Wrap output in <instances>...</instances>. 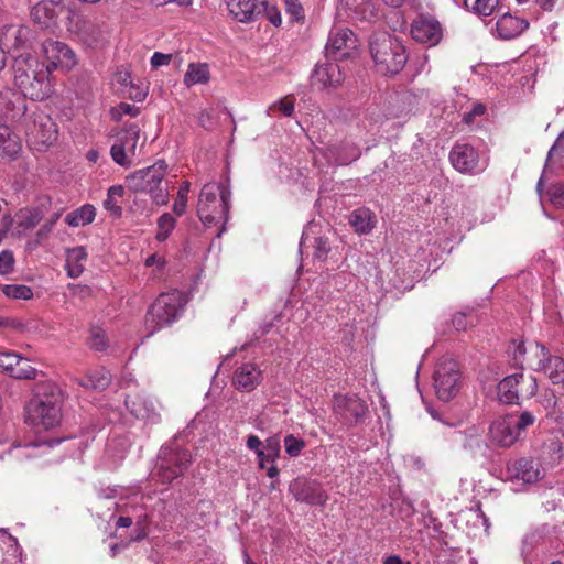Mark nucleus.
I'll use <instances>...</instances> for the list:
<instances>
[{
	"label": "nucleus",
	"instance_id": "nucleus-1",
	"mask_svg": "<svg viewBox=\"0 0 564 564\" xmlns=\"http://www.w3.org/2000/svg\"><path fill=\"white\" fill-rule=\"evenodd\" d=\"M13 83L24 97L43 100L53 93L50 66H45L30 54L14 57Z\"/></svg>",
	"mask_w": 564,
	"mask_h": 564
},
{
	"label": "nucleus",
	"instance_id": "nucleus-2",
	"mask_svg": "<svg viewBox=\"0 0 564 564\" xmlns=\"http://www.w3.org/2000/svg\"><path fill=\"white\" fill-rule=\"evenodd\" d=\"M64 394L54 382L37 384L36 395L28 408V420L34 427L50 430L56 427L62 420Z\"/></svg>",
	"mask_w": 564,
	"mask_h": 564
},
{
	"label": "nucleus",
	"instance_id": "nucleus-3",
	"mask_svg": "<svg viewBox=\"0 0 564 564\" xmlns=\"http://www.w3.org/2000/svg\"><path fill=\"white\" fill-rule=\"evenodd\" d=\"M231 191L228 185L210 182L205 184L198 195L197 216L206 227L221 224L217 234L220 237L226 230L229 217Z\"/></svg>",
	"mask_w": 564,
	"mask_h": 564
},
{
	"label": "nucleus",
	"instance_id": "nucleus-4",
	"mask_svg": "<svg viewBox=\"0 0 564 564\" xmlns=\"http://www.w3.org/2000/svg\"><path fill=\"white\" fill-rule=\"evenodd\" d=\"M369 51L376 69L383 75L400 73L409 58L404 44L387 32L371 35Z\"/></svg>",
	"mask_w": 564,
	"mask_h": 564
},
{
	"label": "nucleus",
	"instance_id": "nucleus-5",
	"mask_svg": "<svg viewBox=\"0 0 564 564\" xmlns=\"http://www.w3.org/2000/svg\"><path fill=\"white\" fill-rule=\"evenodd\" d=\"M166 169L165 161L160 160L151 166L134 171L126 177L127 187L133 193L149 194L153 204L164 206L170 197L165 181Z\"/></svg>",
	"mask_w": 564,
	"mask_h": 564
},
{
	"label": "nucleus",
	"instance_id": "nucleus-6",
	"mask_svg": "<svg viewBox=\"0 0 564 564\" xmlns=\"http://www.w3.org/2000/svg\"><path fill=\"white\" fill-rule=\"evenodd\" d=\"M186 303L187 299L180 290L161 293L145 314L144 328L147 336H153L162 328L173 324L180 317Z\"/></svg>",
	"mask_w": 564,
	"mask_h": 564
},
{
	"label": "nucleus",
	"instance_id": "nucleus-7",
	"mask_svg": "<svg viewBox=\"0 0 564 564\" xmlns=\"http://www.w3.org/2000/svg\"><path fill=\"white\" fill-rule=\"evenodd\" d=\"M538 381L532 375L514 372L501 379L497 386V397L506 404L518 403L520 399H531L536 394Z\"/></svg>",
	"mask_w": 564,
	"mask_h": 564
},
{
	"label": "nucleus",
	"instance_id": "nucleus-8",
	"mask_svg": "<svg viewBox=\"0 0 564 564\" xmlns=\"http://www.w3.org/2000/svg\"><path fill=\"white\" fill-rule=\"evenodd\" d=\"M66 28L84 45L91 48L105 45L109 37V31L105 24L88 20L75 10H67Z\"/></svg>",
	"mask_w": 564,
	"mask_h": 564
},
{
	"label": "nucleus",
	"instance_id": "nucleus-9",
	"mask_svg": "<svg viewBox=\"0 0 564 564\" xmlns=\"http://www.w3.org/2000/svg\"><path fill=\"white\" fill-rule=\"evenodd\" d=\"M433 379L437 398L444 402H448L460 389V371L458 364L449 357L441 358L436 364Z\"/></svg>",
	"mask_w": 564,
	"mask_h": 564
},
{
	"label": "nucleus",
	"instance_id": "nucleus-10",
	"mask_svg": "<svg viewBox=\"0 0 564 564\" xmlns=\"http://www.w3.org/2000/svg\"><path fill=\"white\" fill-rule=\"evenodd\" d=\"M192 463V455L180 447H162L159 454L158 476L162 482H172L184 474Z\"/></svg>",
	"mask_w": 564,
	"mask_h": 564
},
{
	"label": "nucleus",
	"instance_id": "nucleus-11",
	"mask_svg": "<svg viewBox=\"0 0 564 564\" xmlns=\"http://www.w3.org/2000/svg\"><path fill=\"white\" fill-rule=\"evenodd\" d=\"M529 352L533 356L528 361L531 369L543 371L553 384L564 387V359L562 357L551 356L547 348L540 343L531 346Z\"/></svg>",
	"mask_w": 564,
	"mask_h": 564
},
{
	"label": "nucleus",
	"instance_id": "nucleus-12",
	"mask_svg": "<svg viewBox=\"0 0 564 564\" xmlns=\"http://www.w3.org/2000/svg\"><path fill=\"white\" fill-rule=\"evenodd\" d=\"M449 161L462 174H478L486 169V164L480 162L478 151L467 143L455 144L449 152Z\"/></svg>",
	"mask_w": 564,
	"mask_h": 564
},
{
	"label": "nucleus",
	"instance_id": "nucleus-13",
	"mask_svg": "<svg viewBox=\"0 0 564 564\" xmlns=\"http://www.w3.org/2000/svg\"><path fill=\"white\" fill-rule=\"evenodd\" d=\"M357 47V37L348 28H334L330 30L325 53L328 58L341 59L350 56Z\"/></svg>",
	"mask_w": 564,
	"mask_h": 564
},
{
	"label": "nucleus",
	"instance_id": "nucleus-14",
	"mask_svg": "<svg viewBox=\"0 0 564 564\" xmlns=\"http://www.w3.org/2000/svg\"><path fill=\"white\" fill-rule=\"evenodd\" d=\"M290 492L296 501L305 502L312 506H324L328 495L323 486L312 479L297 478L290 485Z\"/></svg>",
	"mask_w": 564,
	"mask_h": 564
},
{
	"label": "nucleus",
	"instance_id": "nucleus-15",
	"mask_svg": "<svg viewBox=\"0 0 564 564\" xmlns=\"http://www.w3.org/2000/svg\"><path fill=\"white\" fill-rule=\"evenodd\" d=\"M0 372L20 380L35 379L37 375L29 359L12 351L0 352Z\"/></svg>",
	"mask_w": 564,
	"mask_h": 564
},
{
	"label": "nucleus",
	"instance_id": "nucleus-16",
	"mask_svg": "<svg viewBox=\"0 0 564 564\" xmlns=\"http://www.w3.org/2000/svg\"><path fill=\"white\" fill-rule=\"evenodd\" d=\"M339 15L352 21H373L378 17L375 0H338Z\"/></svg>",
	"mask_w": 564,
	"mask_h": 564
},
{
	"label": "nucleus",
	"instance_id": "nucleus-17",
	"mask_svg": "<svg viewBox=\"0 0 564 564\" xmlns=\"http://www.w3.org/2000/svg\"><path fill=\"white\" fill-rule=\"evenodd\" d=\"M411 35L416 42L435 46L443 36V29L435 18L420 15L411 24Z\"/></svg>",
	"mask_w": 564,
	"mask_h": 564
},
{
	"label": "nucleus",
	"instance_id": "nucleus-18",
	"mask_svg": "<svg viewBox=\"0 0 564 564\" xmlns=\"http://www.w3.org/2000/svg\"><path fill=\"white\" fill-rule=\"evenodd\" d=\"M67 10L70 9L58 1L43 0L32 7L31 18L41 29H50L57 25L58 17L62 13L67 14Z\"/></svg>",
	"mask_w": 564,
	"mask_h": 564
},
{
	"label": "nucleus",
	"instance_id": "nucleus-19",
	"mask_svg": "<svg viewBox=\"0 0 564 564\" xmlns=\"http://www.w3.org/2000/svg\"><path fill=\"white\" fill-rule=\"evenodd\" d=\"M43 53L50 66V73L58 67L70 68L76 64L74 52L65 44L58 41H46L43 44Z\"/></svg>",
	"mask_w": 564,
	"mask_h": 564
},
{
	"label": "nucleus",
	"instance_id": "nucleus-20",
	"mask_svg": "<svg viewBox=\"0 0 564 564\" xmlns=\"http://www.w3.org/2000/svg\"><path fill=\"white\" fill-rule=\"evenodd\" d=\"M227 7L234 20L252 23L265 10V0H228Z\"/></svg>",
	"mask_w": 564,
	"mask_h": 564
},
{
	"label": "nucleus",
	"instance_id": "nucleus-21",
	"mask_svg": "<svg viewBox=\"0 0 564 564\" xmlns=\"http://www.w3.org/2000/svg\"><path fill=\"white\" fill-rule=\"evenodd\" d=\"M489 437L498 446L509 447L519 438L513 426V415H507L492 422L489 429Z\"/></svg>",
	"mask_w": 564,
	"mask_h": 564
},
{
	"label": "nucleus",
	"instance_id": "nucleus-22",
	"mask_svg": "<svg viewBox=\"0 0 564 564\" xmlns=\"http://www.w3.org/2000/svg\"><path fill=\"white\" fill-rule=\"evenodd\" d=\"M343 80L340 67L332 62L317 64L312 74V84L321 89L338 87Z\"/></svg>",
	"mask_w": 564,
	"mask_h": 564
},
{
	"label": "nucleus",
	"instance_id": "nucleus-23",
	"mask_svg": "<svg viewBox=\"0 0 564 564\" xmlns=\"http://www.w3.org/2000/svg\"><path fill=\"white\" fill-rule=\"evenodd\" d=\"M28 135L39 144L50 145L56 140L57 128L48 116L40 113L34 118L33 126L29 128Z\"/></svg>",
	"mask_w": 564,
	"mask_h": 564
},
{
	"label": "nucleus",
	"instance_id": "nucleus-24",
	"mask_svg": "<svg viewBox=\"0 0 564 564\" xmlns=\"http://www.w3.org/2000/svg\"><path fill=\"white\" fill-rule=\"evenodd\" d=\"M335 411L339 413L346 421L357 422L368 411V406L360 398L352 397H336L335 399Z\"/></svg>",
	"mask_w": 564,
	"mask_h": 564
},
{
	"label": "nucleus",
	"instance_id": "nucleus-25",
	"mask_svg": "<svg viewBox=\"0 0 564 564\" xmlns=\"http://www.w3.org/2000/svg\"><path fill=\"white\" fill-rule=\"evenodd\" d=\"M126 405L137 419L150 423H158L160 421V413L156 410L155 401L149 397L137 395L131 400L127 399Z\"/></svg>",
	"mask_w": 564,
	"mask_h": 564
},
{
	"label": "nucleus",
	"instance_id": "nucleus-26",
	"mask_svg": "<svg viewBox=\"0 0 564 564\" xmlns=\"http://www.w3.org/2000/svg\"><path fill=\"white\" fill-rule=\"evenodd\" d=\"M261 379V370L256 365L243 364L235 371L234 384L240 391L250 392L259 386Z\"/></svg>",
	"mask_w": 564,
	"mask_h": 564
},
{
	"label": "nucleus",
	"instance_id": "nucleus-27",
	"mask_svg": "<svg viewBox=\"0 0 564 564\" xmlns=\"http://www.w3.org/2000/svg\"><path fill=\"white\" fill-rule=\"evenodd\" d=\"M43 218V212L37 207L20 209L13 219L11 228L12 236L22 237L26 231L33 229Z\"/></svg>",
	"mask_w": 564,
	"mask_h": 564
},
{
	"label": "nucleus",
	"instance_id": "nucleus-28",
	"mask_svg": "<svg viewBox=\"0 0 564 564\" xmlns=\"http://www.w3.org/2000/svg\"><path fill=\"white\" fill-rule=\"evenodd\" d=\"M529 28L525 19L512 15L509 12L503 13L497 21L496 29L501 39L510 40L519 36Z\"/></svg>",
	"mask_w": 564,
	"mask_h": 564
},
{
	"label": "nucleus",
	"instance_id": "nucleus-29",
	"mask_svg": "<svg viewBox=\"0 0 564 564\" xmlns=\"http://www.w3.org/2000/svg\"><path fill=\"white\" fill-rule=\"evenodd\" d=\"M508 470L512 478L523 481L524 484L536 482L542 477L539 464L532 459L520 458L516 460Z\"/></svg>",
	"mask_w": 564,
	"mask_h": 564
},
{
	"label": "nucleus",
	"instance_id": "nucleus-30",
	"mask_svg": "<svg viewBox=\"0 0 564 564\" xmlns=\"http://www.w3.org/2000/svg\"><path fill=\"white\" fill-rule=\"evenodd\" d=\"M22 150L20 137L8 126L0 124V156L14 160Z\"/></svg>",
	"mask_w": 564,
	"mask_h": 564
},
{
	"label": "nucleus",
	"instance_id": "nucleus-31",
	"mask_svg": "<svg viewBox=\"0 0 564 564\" xmlns=\"http://www.w3.org/2000/svg\"><path fill=\"white\" fill-rule=\"evenodd\" d=\"M65 270L69 278L77 279L85 271V261L87 260V251L85 247L77 246L66 249Z\"/></svg>",
	"mask_w": 564,
	"mask_h": 564
},
{
	"label": "nucleus",
	"instance_id": "nucleus-32",
	"mask_svg": "<svg viewBox=\"0 0 564 564\" xmlns=\"http://www.w3.org/2000/svg\"><path fill=\"white\" fill-rule=\"evenodd\" d=\"M376 215L366 207L357 208L349 215V224L360 235L369 234L376 226Z\"/></svg>",
	"mask_w": 564,
	"mask_h": 564
},
{
	"label": "nucleus",
	"instance_id": "nucleus-33",
	"mask_svg": "<svg viewBox=\"0 0 564 564\" xmlns=\"http://www.w3.org/2000/svg\"><path fill=\"white\" fill-rule=\"evenodd\" d=\"M210 80L209 67L206 63H191L184 75V84L187 87L207 84Z\"/></svg>",
	"mask_w": 564,
	"mask_h": 564
},
{
	"label": "nucleus",
	"instance_id": "nucleus-34",
	"mask_svg": "<svg viewBox=\"0 0 564 564\" xmlns=\"http://www.w3.org/2000/svg\"><path fill=\"white\" fill-rule=\"evenodd\" d=\"M96 209L90 204H85L82 207L68 213L65 217V223L70 227L86 226L94 221Z\"/></svg>",
	"mask_w": 564,
	"mask_h": 564
},
{
	"label": "nucleus",
	"instance_id": "nucleus-35",
	"mask_svg": "<svg viewBox=\"0 0 564 564\" xmlns=\"http://www.w3.org/2000/svg\"><path fill=\"white\" fill-rule=\"evenodd\" d=\"M29 35V29L25 26L8 25L3 29L0 40L9 44L10 48H19L24 45Z\"/></svg>",
	"mask_w": 564,
	"mask_h": 564
},
{
	"label": "nucleus",
	"instance_id": "nucleus-36",
	"mask_svg": "<svg viewBox=\"0 0 564 564\" xmlns=\"http://www.w3.org/2000/svg\"><path fill=\"white\" fill-rule=\"evenodd\" d=\"M281 452V445L278 437H269L265 440L264 447L257 454L259 467L264 468L265 463H274Z\"/></svg>",
	"mask_w": 564,
	"mask_h": 564
},
{
	"label": "nucleus",
	"instance_id": "nucleus-37",
	"mask_svg": "<svg viewBox=\"0 0 564 564\" xmlns=\"http://www.w3.org/2000/svg\"><path fill=\"white\" fill-rule=\"evenodd\" d=\"M528 350L523 343L512 340L507 349L508 362L511 367L523 370Z\"/></svg>",
	"mask_w": 564,
	"mask_h": 564
},
{
	"label": "nucleus",
	"instance_id": "nucleus-38",
	"mask_svg": "<svg viewBox=\"0 0 564 564\" xmlns=\"http://www.w3.org/2000/svg\"><path fill=\"white\" fill-rule=\"evenodd\" d=\"M140 130L135 124H131L123 130L116 141L122 144L123 149L133 158L135 155L137 144L139 141Z\"/></svg>",
	"mask_w": 564,
	"mask_h": 564
},
{
	"label": "nucleus",
	"instance_id": "nucleus-39",
	"mask_svg": "<svg viewBox=\"0 0 564 564\" xmlns=\"http://www.w3.org/2000/svg\"><path fill=\"white\" fill-rule=\"evenodd\" d=\"M110 383V373L105 370H95L80 381V386L89 389H106Z\"/></svg>",
	"mask_w": 564,
	"mask_h": 564
},
{
	"label": "nucleus",
	"instance_id": "nucleus-40",
	"mask_svg": "<svg viewBox=\"0 0 564 564\" xmlns=\"http://www.w3.org/2000/svg\"><path fill=\"white\" fill-rule=\"evenodd\" d=\"M123 194L124 187L122 185H113L108 188L107 198L104 200L105 208L116 217H120L122 214V208L117 198H121Z\"/></svg>",
	"mask_w": 564,
	"mask_h": 564
},
{
	"label": "nucleus",
	"instance_id": "nucleus-41",
	"mask_svg": "<svg viewBox=\"0 0 564 564\" xmlns=\"http://www.w3.org/2000/svg\"><path fill=\"white\" fill-rule=\"evenodd\" d=\"M176 225V219L169 213H164L158 219V232L156 240L165 241L171 232L174 230Z\"/></svg>",
	"mask_w": 564,
	"mask_h": 564
},
{
	"label": "nucleus",
	"instance_id": "nucleus-42",
	"mask_svg": "<svg viewBox=\"0 0 564 564\" xmlns=\"http://www.w3.org/2000/svg\"><path fill=\"white\" fill-rule=\"evenodd\" d=\"M2 292L7 297L15 300H30L33 291L30 286L23 284H7L2 286Z\"/></svg>",
	"mask_w": 564,
	"mask_h": 564
},
{
	"label": "nucleus",
	"instance_id": "nucleus-43",
	"mask_svg": "<svg viewBox=\"0 0 564 564\" xmlns=\"http://www.w3.org/2000/svg\"><path fill=\"white\" fill-rule=\"evenodd\" d=\"M191 191V183L185 181L181 184L177 191V196L173 204V212L176 216H182L186 212L187 196Z\"/></svg>",
	"mask_w": 564,
	"mask_h": 564
},
{
	"label": "nucleus",
	"instance_id": "nucleus-44",
	"mask_svg": "<svg viewBox=\"0 0 564 564\" xmlns=\"http://www.w3.org/2000/svg\"><path fill=\"white\" fill-rule=\"evenodd\" d=\"M546 196L554 207L564 208V183L557 182L550 185Z\"/></svg>",
	"mask_w": 564,
	"mask_h": 564
},
{
	"label": "nucleus",
	"instance_id": "nucleus-45",
	"mask_svg": "<svg viewBox=\"0 0 564 564\" xmlns=\"http://www.w3.org/2000/svg\"><path fill=\"white\" fill-rule=\"evenodd\" d=\"M305 446L306 443L304 442V440L296 437L293 434H289L284 437L285 453L290 457H297L305 448Z\"/></svg>",
	"mask_w": 564,
	"mask_h": 564
},
{
	"label": "nucleus",
	"instance_id": "nucleus-46",
	"mask_svg": "<svg viewBox=\"0 0 564 564\" xmlns=\"http://www.w3.org/2000/svg\"><path fill=\"white\" fill-rule=\"evenodd\" d=\"M112 160L120 166L129 167L132 164V156L123 149L122 144L116 141L110 149Z\"/></svg>",
	"mask_w": 564,
	"mask_h": 564
},
{
	"label": "nucleus",
	"instance_id": "nucleus-47",
	"mask_svg": "<svg viewBox=\"0 0 564 564\" xmlns=\"http://www.w3.org/2000/svg\"><path fill=\"white\" fill-rule=\"evenodd\" d=\"M499 0H475L473 11L479 17H489L498 7Z\"/></svg>",
	"mask_w": 564,
	"mask_h": 564
},
{
	"label": "nucleus",
	"instance_id": "nucleus-48",
	"mask_svg": "<svg viewBox=\"0 0 564 564\" xmlns=\"http://www.w3.org/2000/svg\"><path fill=\"white\" fill-rule=\"evenodd\" d=\"M59 217L61 213L56 212L52 215L50 219L45 221L44 225H42V227L35 234V245H40L43 240H45L48 237Z\"/></svg>",
	"mask_w": 564,
	"mask_h": 564
},
{
	"label": "nucleus",
	"instance_id": "nucleus-49",
	"mask_svg": "<svg viewBox=\"0 0 564 564\" xmlns=\"http://www.w3.org/2000/svg\"><path fill=\"white\" fill-rule=\"evenodd\" d=\"M62 441L61 440H52L50 442H43L40 444H30L26 446V449L30 452L25 455L28 457H37L40 455L45 454L50 448L53 447V445H58Z\"/></svg>",
	"mask_w": 564,
	"mask_h": 564
},
{
	"label": "nucleus",
	"instance_id": "nucleus-50",
	"mask_svg": "<svg viewBox=\"0 0 564 564\" xmlns=\"http://www.w3.org/2000/svg\"><path fill=\"white\" fill-rule=\"evenodd\" d=\"M534 422L535 416L529 411H524L520 415L513 416V426L516 427L518 435H520L521 431L533 425Z\"/></svg>",
	"mask_w": 564,
	"mask_h": 564
},
{
	"label": "nucleus",
	"instance_id": "nucleus-51",
	"mask_svg": "<svg viewBox=\"0 0 564 564\" xmlns=\"http://www.w3.org/2000/svg\"><path fill=\"white\" fill-rule=\"evenodd\" d=\"M330 251L329 241L327 238L317 237L314 241V257L321 261L326 260L328 252Z\"/></svg>",
	"mask_w": 564,
	"mask_h": 564
},
{
	"label": "nucleus",
	"instance_id": "nucleus-52",
	"mask_svg": "<svg viewBox=\"0 0 564 564\" xmlns=\"http://www.w3.org/2000/svg\"><path fill=\"white\" fill-rule=\"evenodd\" d=\"M139 112L140 111L138 107L127 102H121L117 108L111 110L112 117L117 120H119L123 115L137 117Z\"/></svg>",
	"mask_w": 564,
	"mask_h": 564
},
{
	"label": "nucleus",
	"instance_id": "nucleus-53",
	"mask_svg": "<svg viewBox=\"0 0 564 564\" xmlns=\"http://www.w3.org/2000/svg\"><path fill=\"white\" fill-rule=\"evenodd\" d=\"M452 323L456 330H466L468 326L474 325V317L460 312L453 316Z\"/></svg>",
	"mask_w": 564,
	"mask_h": 564
},
{
	"label": "nucleus",
	"instance_id": "nucleus-54",
	"mask_svg": "<svg viewBox=\"0 0 564 564\" xmlns=\"http://www.w3.org/2000/svg\"><path fill=\"white\" fill-rule=\"evenodd\" d=\"M14 258L11 251L3 250L0 252V274L4 275L13 270Z\"/></svg>",
	"mask_w": 564,
	"mask_h": 564
},
{
	"label": "nucleus",
	"instance_id": "nucleus-55",
	"mask_svg": "<svg viewBox=\"0 0 564 564\" xmlns=\"http://www.w3.org/2000/svg\"><path fill=\"white\" fill-rule=\"evenodd\" d=\"M265 15L268 20L275 26H279L282 23V18L280 11L275 6H271L268 0H265V10L262 15Z\"/></svg>",
	"mask_w": 564,
	"mask_h": 564
},
{
	"label": "nucleus",
	"instance_id": "nucleus-56",
	"mask_svg": "<svg viewBox=\"0 0 564 564\" xmlns=\"http://www.w3.org/2000/svg\"><path fill=\"white\" fill-rule=\"evenodd\" d=\"M106 335L101 332L94 333L90 338V346L97 351H102L107 348Z\"/></svg>",
	"mask_w": 564,
	"mask_h": 564
},
{
	"label": "nucleus",
	"instance_id": "nucleus-57",
	"mask_svg": "<svg viewBox=\"0 0 564 564\" xmlns=\"http://www.w3.org/2000/svg\"><path fill=\"white\" fill-rule=\"evenodd\" d=\"M271 108H279V110L285 116L291 117L294 111V102L291 99L284 98L274 102Z\"/></svg>",
	"mask_w": 564,
	"mask_h": 564
},
{
	"label": "nucleus",
	"instance_id": "nucleus-58",
	"mask_svg": "<svg viewBox=\"0 0 564 564\" xmlns=\"http://www.w3.org/2000/svg\"><path fill=\"white\" fill-rule=\"evenodd\" d=\"M198 123L204 129H207V130L212 129L214 126L212 111L207 110V109L202 110L198 116Z\"/></svg>",
	"mask_w": 564,
	"mask_h": 564
},
{
	"label": "nucleus",
	"instance_id": "nucleus-59",
	"mask_svg": "<svg viewBox=\"0 0 564 564\" xmlns=\"http://www.w3.org/2000/svg\"><path fill=\"white\" fill-rule=\"evenodd\" d=\"M13 226V219L10 215H4L0 221V242L6 238Z\"/></svg>",
	"mask_w": 564,
	"mask_h": 564
},
{
	"label": "nucleus",
	"instance_id": "nucleus-60",
	"mask_svg": "<svg viewBox=\"0 0 564 564\" xmlns=\"http://www.w3.org/2000/svg\"><path fill=\"white\" fill-rule=\"evenodd\" d=\"M171 61L170 54H163L161 52H155L151 57V65L153 67H159L162 65H167Z\"/></svg>",
	"mask_w": 564,
	"mask_h": 564
},
{
	"label": "nucleus",
	"instance_id": "nucleus-61",
	"mask_svg": "<svg viewBox=\"0 0 564 564\" xmlns=\"http://www.w3.org/2000/svg\"><path fill=\"white\" fill-rule=\"evenodd\" d=\"M147 95H148V91L144 88L138 87V86L133 85L132 83L130 84L129 96L131 99H133L135 101H142L145 99Z\"/></svg>",
	"mask_w": 564,
	"mask_h": 564
},
{
	"label": "nucleus",
	"instance_id": "nucleus-62",
	"mask_svg": "<svg viewBox=\"0 0 564 564\" xmlns=\"http://www.w3.org/2000/svg\"><path fill=\"white\" fill-rule=\"evenodd\" d=\"M246 445L250 451L259 453L261 449L262 442L257 435H249L246 441Z\"/></svg>",
	"mask_w": 564,
	"mask_h": 564
},
{
	"label": "nucleus",
	"instance_id": "nucleus-63",
	"mask_svg": "<svg viewBox=\"0 0 564 564\" xmlns=\"http://www.w3.org/2000/svg\"><path fill=\"white\" fill-rule=\"evenodd\" d=\"M349 149H350V155L348 158H338L337 159V163L339 165H345V164H348L349 162L351 161H355L359 158V149L354 147V145H349Z\"/></svg>",
	"mask_w": 564,
	"mask_h": 564
},
{
	"label": "nucleus",
	"instance_id": "nucleus-64",
	"mask_svg": "<svg viewBox=\"0 0 564 564\" xmlns=\"http://www.w3.org/2000/svg\"><path fill=\"white\" fill-rule=\"evenodd\" d=\"M564 145V133H561L549 151L547 159H550L554 153Z\"/></svg>",
	"mask_w": 564,
	"mask_h": 564
}]
</instances>
